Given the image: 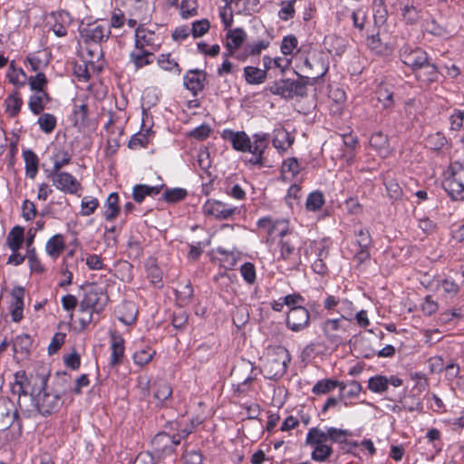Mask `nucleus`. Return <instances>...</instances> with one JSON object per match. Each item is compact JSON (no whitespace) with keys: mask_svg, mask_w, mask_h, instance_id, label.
Returning <instances> with one entry per match:
<instances>
[{"mask_svg":"<svg viewBox=\"0 0 464 464\" xmlns=\"http://www.w3.org/2000/svg\"><path fill=\"white\" fill-rule=\"evenodd\" d=\"M350 326L351 324H348L343 319H327L323 324V332L330 343L338 344L343 341V334Z\"/></svg>","mask_w":464,"mask_h":464,"instance_id":"14","label":"nucleus"},{"mask_svg":"<svg viewBox=\"0 0 464 464\" xmlns=\"http://www.w3.org/2000/svg\"><path fill=\"white\" fill-rule=\"evenodd\" d=\"M209 21L208 19H201L195 21L192 24L190 31L194 38H198L203 36L209 30Z\"/></svg>","mask_w":464,"mask_h":464,"instance_id":"60","label":"nucleus"},{"mask_svg":"<svg viewBox=\"0 0 464 464\" xmlns=\"http://www.w3.org/2000/svg\"><path fill=\"white\" fill-rule=\"evenodd\" d=\"M23 158L25 163V172L27 177L34 179L38 172L39 160L37 155L31 150L23 152Z\"/></svg>","mask_w":464,"mask_h":464,"instance_id":"38","label":"nucleus"},{"mask_svg":"<svg viewBox=\"0 0 464 464\" xmlns=\"http://www.w3.org/2000/svg\"><path fill=\"white\" fill-rule=\"evenodd\" d=\"M305 444L313 448L311 459L316 462H324L333 454V448L330 444H327L324 430L320 428L313 427L309 429Z\"/></svg>","mask_w":464,"mask_h":464,"instance_id":"3","label":"nucleus"},{"mask_svg":"<svg viewBox=\"0 0 464 464\" xmlns=\"http://www.w3.org/2000/svg\"><path fill=\"white\" fill-rule=\"evenodd\" d=\"M137 50L138 52H131L130 54V59L137 70L153 63L154 55L152 52L146 49Z\"/></svg>","mask_w":464,"mask_h":464,"instance_id":"36","label":"nucleus"},{"mask_svg":"<svg viewBox=\"0 0 464 464\" xmlns=\"http://www.w3.org/2000/svg\"><path fill=\"white\" fill-rule=\"evenodd\" d=\"M400 58L405 65L411 67L412 71L416 72L424 64V63H427L429 55L421 48H412L411 46L405 44L400 50Z\"/></svg>","mask_w":464,"mask_h":464,"instance_id":"10","label":"nucleus"},{"mask_svg":"<svg viewBox=\"0 0 464 464\" xmlns=\"http://www.w3.org/2000/svg\"><path fill=\"white\" fill-rule=\"evenodd\" d=\"M54 24L52 27L53 34L58 37H63L67 34V27L71 24L70 14L64 10L53 13Z\"/></svg>","mask_w":464,"mask_h":464,"instance_id":"24","label":"nucleus"},{"mask_svg":"<svg viewBox=\"0 0 464 464\" xmlns=\"http://www.w3.org/2000/svg\"><path fill=\"white\" fill-rule=\"evenodd\" d=\"M161 188L162 186L135 185L132 189V197L137 203H141L146 196L153 197L160 194Z\"/></svg>","mask_w":464,"mask_h":464,"instance_id":"32","label":"nucleus"},{"mask_svg":"<svg viewBox=\"0 0 464 464\" xmlns=\"http://www.w3.org/2000/svg\"><path fill=\"white\" fill-rule=\"evenodd\" d=\"M118 319L126 325H130L136 321L138 311L132 302L122 303L118 307Z\"/></svg>","mask_w":464,"mask_h":464,"instance_id":"31","label":"nucleus"},{"mask_svg":"<svg viewBox=\"0 0 464 464\" xmlns=\"http://www.w3.org/2000/svg\"><path fill=\"white\" fill-rule=\"evenodd\" d=\"M297 38L293 34H288L282 40L280 46L281 52L285 55L292 54L293 51L297 47Z\"/></svg>","mask_w":464,"mask_h":464,"instance_id":"63","label":"nucleus"},{"mask_svg":"<svg viewBox=\"0 0 464 464\" xmlns=\"http://www.w3.org/2000/svg\"><path fill=\"white\" fill-rule=\"evenodd\" d=\"M310 313L304 306H294L287 314L286 324L294 332H299L309 324Z\"/></svg>","mask_w":464,"mask_h":464,"instance_id":"15","label":"nucleus"},{"mask_svg":"<svg viewBox=\"0 0 464 464\" xmlns=\"http://www.w3.org/2000/svg\"><path fill=\"white\" fill-rule=\"evenodd\" d=\"M5 111L10 117H15L23 105V100L19 93L15 92L5 100Z\"/></svg>","mask_w":464,"mask_h":464,"instance_id":"43","label":"nucleus"},{"mask_svg":"<svg viewBox=\"0 0 464 464\" xmlns=\"http://www.w3.org/2000/svg\"><path fill=\"white\" fill-rule=\"evenodd\" d=\"M222 138L229 141L235 150L246 152L249 150L250 138L245 131H234L232 130H224Z\"/></svg>","mask_w":464,"mask_h":464,"instance_id":"20","label":"nucleus"},{"mask_svg":"<svg viewBox=\"0 0 464 464\" xmlns=\"http://www.w3.org/2000/svg\"><path fill=\"white\" fill-rule=\"evenodd\" d=\"M24 229L20 226H15L9 232L6 243L12 252H16L21 248L24 242Z\"/></svg>","mask_w":464,"mask_h":464,"instance_id":"37","label":"nucleus"},{"mask_svg":"<svg viewBox=\"0 0 464 464\" xmlns=\"http://www.w3.org/2000/svg\"><path fill=\"white\" fill-rule=\"evenodd\" d=\"M158 63L160 68L165 71L173 72L178 75L181 72V68L179 63L174 59L170 58L169 53H161L158 58Z\"/></svg>","mask_w":464,"mask_h":464,"instance_id":"48","label":"nucleus"},{"mask_svg":"<svg viewBox=\"0 0 464 464\" xmlns=\"http://www.w3.org/2000/svg\"><path fill=\"white\" fill-rule=\"evenodd\" d=\"M110 339L111 351L110 364L112 367H115L122 362V359L124 357V339L120 334H117L116 332H111Z\"/></svg>","mask_w":464,"mask_h":464,"instance_id":"21","label":"nucleus"},{"mask_svg":"<svg viewBox=\"0 0 464 464\" xmlns=\"http://www.w3.org/2000/svg\"><path fill=\"white\" fill-rule=\"evenodd\" d=\"M295 138L284 128L275 130L273 146L279 153H285L294 143Z\"/></svg>","mask_w":464,"mask_h":464,"instance_id":"25","label":"nucleus"},{"mask_svg":"<svg viewBox=\"0 0 464 464\" xmlns=\"http://www.w3.org/2000/svg\"><path fill=\"white\" fill-rule=\"evenodd\" d=\"M282 174H291L292 177H295L301 171V166L296 158H289L284 160L282 169Z\"/></svg>","mask_w":464,"mask_h":464,"instance_id":"59","label":"nucleus"},{"mask_svg":"<svg viewBox=\"0 0 464 464\" xmlns=\"http://www.w3.org/2000/svg\"><path fill=\"white\" fill-rule=\"evenodd\" d=\"M238 211L237 207L216 199H208L203 205V212L218 220H228Z\"/></svg>","mask_w":464,"mask_h":464,"instance_id":"11","label":"nucleus"},{"mask_svg":"<svg viewBox=\"0 0 464 464\" xmlns=\"http://www.w3.org/2000/svg\"><path fill=\"white\" fill-rule=\"evenodd\" d=\"M337 312L341 314L339 319H343L348 324H352L353 315V304L347 299H342Z\"/></svg>","mask_w":464,"mask_h":464,"instance_id":"51","label":"nucleus"},{"mask_svg":"<svg viewBox=\"0 0 464 464\" xmlns=\"http://www.w3.org/2000/svg\"><path fill=\"white\" fill-rule=\"evenodd\" d=\"M308 81L304 77L296 80L282 79L275 82L269 91L272 94L279 95L285 99H293L295 96L304 97L306 95Z\"/></svg>","mask_w":464,"mask_h":464,"instance_id":"4","label":"nucleus"},{"mask_svg":"<svg viewBox=\"0 0 464 464\" xmlns=\"http://www.w3.org/2000/svg\"><path fill=\"white\" fill-rule=\"evenodd\" d=\"M152 133L153 132L151 131V130L149 129L146 130L145 131H140L134 134L129 141V148L131 150L145 148L149 144Z\"/></svg>","mask_w":464,"mask_h":464,"instance_id":"41","label":"nucleus"},{"mask_svg":"<svg viewBox=\"0 0 464 464\" xmlns=\"http://www.w3.org/2000/svg\"><path fill=\"white\" fill-rule=\"evenodd\" d=\"M99 207V200L96 198L86 196L82 199L80 214L88 217L95 212Z\"/></svg>","mask_w":464,"mask_h":464,"instance_id":"50","label":"nucleus"},{"mask_svg":"<svg viewBox=\"0 0 464 464\" xmlns=\"http://www.w3.org/2000/svg\"><path fill=\"white\" fill-rule=\"evenodd\" d=\"M296 0H289L287 2H282V7L278 12V16L283 21H288L293 18L295 14V3Z\"/></svg>","mask_w":464,"mask_h":464,"instance_id":"62","label":"nucleus"},{"mask_svg":"<svg viewBox=\"0 0 464 464\" xmlns=\"http://www.w3.org/2000/svg\"><path fill=\"white\" fill-rule=\"evenodd\" d=\"M6 77L11 83L18 87L24 86L27 80V75L24 70L14 66V61L10 63Z\"/></svg>","mask_w":464,"mask_h":464,"instance_id":"39","label":"nucleus"},{"mask_svg":"<svg viewBox=\"0 0 464 464\" xmlns=\"http://www.w3.org/2000/svg\"><path fill=\"white\" fill-rule=\"evenodd\" d=\"M354 235L356 237V244L358 247H370L372 244V237L370 232L366 228L360 227L359 229L354 230Z\"/></svg>","mask_w":464,"mask_h":464,"instance_id":"61","label":"nucleus"},{"mask_svg":"<svg viewBox=\"0 0 464 464\" xmlns=\"http://www.w3.org/2000/svg\"><path fill=\"white\" fill-rule=\"evenodd\" d=\"M324 199L323 193L314 191L309 194L306 199V208L311 211H316L322 208Z\"/></svg>","mask_w":464,"mask_h":464,"instance_id":"57","label":"nucleus"},{"mask_svg":"<svg viewBox=\"0 0 464 464\" xmlns=\"http://www.w3.org/2000/svg\"><path fill=\"white\" fill-rule=\"evenodd\" d=\"M49 101L50 96L47 92H35L30 96L28 106L34 114L38 115L44 110Z\"/></svg>","mask_w":464,"mask_h":464,"instance_id":"33","label":"nucleus"},{"mask_svg":"<svg viewBox=\"0 0 464 464\" xmlns=\"http://www.w3.org/2000/svg\"><path fill=\"white\" fill-rule=\"evenodd\" d=\"M49 376L46 374H37L35 377V385H39L38 392L33 390V401L37 411L44 417L50 416L62 408L63 401L58 392L49 391L47 382Z\"/></svg>","mask_w":464,"mask_h":464,"instance_id":"2","label":"nucleus"},{"mask_svg":"<svg viewBox=\"0 0 464 464\" xmlns=\"http://www.w3.org/2000/svg\"><path fill=\"white\" fill-rule=\"evenodd\" d=\"M341 396L343 398H357L362 391V385L356 381H351L347 383L341 382L339 385Z\"/></svg>","mask_w":464,"mask_h":464,"instance_id":"44","label":"nucleus"},{"mask_svg":"<svg viewBox=\"0 0 464 464\" xmlns=\"http://www.w3.org/2000/svg\"><path fill=\"white\" fill-rule=\"evenodd\" d=\"M246 39V32L241 28H236L230 30L227 34V43L226 47L228 51L226 53V56L233 55L235 51L239 48V46L245 42Z\"/></svg>","mask_w":464,"mask_h":464,"instance_id":"26","label":"nucleus"},{"mask_svg":"<svg viewBox=\"0 0 464 464\" xmlns=\"http://www.w3.org/2000/svg\"><path fill=\"white\" fill-rule=\"evenodd\" d=\"M48 177L51 179L53 185L64 193L76 194L81 188L80 182L68 172L51 171Z\"/></svg>","mask_w":464,"mask_h":464,"instance_id":"13","label":"nucleus"},{"mask_svg":"<svg viewBox=\"0 0 464 464\" xmlns=\"http://www.w3.org/2000/svg\"><path fill=\"white\" fill-rule=\"evenodd\" d=\"M257 225L260 228L266 229L269 236L281 237L278 242L280 252L278 261H284L291 269L298 270L303 264L301 254L303 241L298 234L289 231L288 224L285 220L273 222L271 218H264L258 220Z\"/></svg>","mask_w":464,"mask_h":464,"instance_id":"1","label":"nucleus"},{"mask_svg":"<svg viewBox=\"0 0 464 464\" xmlns=\"http://www.w3.org/2000/svg\"><path fill=\"white\" fill-rule=\"evenodd\" d=\"M368 389L374 393H382L388 389V377L375 375L369 379Z\"/></svg>","mask_w":464,"mask_h":464,"instance_id":"45","label":"nucleus"},{"mask_svg":"<svg viewBox=\"0 0 464 464\" xmlns=\"http://www.w3.org/2000/svg\"><path fill=\"white\" fill-rule=\"evenodd\" d=\"M291 357L286 349L280 348L274 355H269L263 364L262 371L266 378L278 380L285 372Z\"/></svg>","mask_w":464,"mask_h":464,"instance_id":"5","label":"nucleus"},{"mask_svg":"<svg viewBox=\"0 0 464 464\" xmlns=\"http://www.w3.org/2000/svg\"><path fill=\"white\" fill-rule=\"evenodd\" d=\"M159 44L156 43V34L153 31L148 30L143 25H139L135 30V48L145 49L146 46L156 49Z\"/></svg>","mask_w":464,"mask_h":464,"instance_id":"22","label":"nucleus"},{"mask_svg":"<svg viewBox=\"0 0 464 464\" xmlns=\"http://www.w3.org/2000/svg\"><path fill=\"white\" fill-rule=\"evenodd\" d=\"M26 81H28V84L32 91H34L35 92H46L48 81L43 72H37L34 76H30Z\"/></svg>","mask_w":464,"mask_h":464,"instance_id":"47","label":"nucleus"},{"mask_svg":"<svg viewBox=\"0 0 464 464\" xmlns=\"http://www.w3.org/2000/svg\"><path fill=\"white\" fill-rule=\"evenodd\" d=\"M315 247L318 250V254L315 256V259L313 261L311 267L314 273L324 276L328 272V267L324 263V260L329 256L328 246L326 245H319Z\"/></svg>","mask_w":464,"mask_h":464,"instance_id":"29","label":"nucleus"},{"mask_svg":"<svg viewBox=\"0 0 464 464\" xmlns=\"http://www.w3.org/2000/svg\"><path fill=\"white\" fill-rule=\"evenodd\" d=\"M375 97L382 104V108L386 114L392 112L395 106V95L392 85L386 83L380 84L375 91Z\"/></svg>","mask_w":464,"mask_h":464,"instance_id":"19","label":"nucleus"},{"mask_svg":"<svg viewBox=\"0 0 464 464\" xmlns=\"http://www.w3.org/2000/svg\"><path fill=\"white\" fill-rule=\"evenodd\" d=\"M53 168L52 171H60L62 168H63L64 166L68 165L71 162L72 155L68 151L62 150L57 151L53 155Z\"/></svg>","mask_w":464,"mask_h":464,"instance_id":"54","label":"nucleus"},{"mask_svg":"<svg viewBox=\"0 0 464 464\" xmlns=\"http://www.w3.org/2000/svg\"><path fill=\"white\" fill-rule=\"evenodd\" d=\"M207 73L198 69L189 70L183 78L184 86L197 96L205 87Z\"/></svg>","mask_w":464,"mask_h":464,"instance_id":"16","label":"nucleus"},{"mask_svg":"<svg viewBox=\"0 0 464 464\" xmlns=\"http://www.w3.org/2000/svg\"><path fill=\"white\" fill-rule=\"evenodd\" d=\"M78 260L76 259L74 262H67L66 260H63L61 274L64 276V280L61 281L58 285L60 287H66L72 283V269L77 266Z\"/></svg>","mask_w":464,"mask_h":464,"instance_id":"49","label":"nucleus"},{"mask_svg":"<svg viewBox=\"0 0 464 464\" xmlns=\"http://www.w3.org/2000/svg\"><path fill=\"white\" fill-rule=\"evenodd\" d=\"M253 141H249V150L246 152L251 153L248 162L252 165L263 166V154L269 144L270 136L268 133H256L252 136Z\"/></svg>","mask_w":464,"mask_h":464,"instance_id":"12","label":"nucleus"},{"mask_svg":"<svg viewBox=\"0 0 464 464\" xmlns=\"http://www.w3.org/2000/svg\"><path fill=\"white\" fill-rule=\"evenodd\" d=\"M109 300L108 295L102 287L93 285L89 288L80 304V311L92 310L101 313Z\"/></svg>","mask_w":464,"mask_h":464,"instance_id":"7","label":"nucleus"},{"mask_svg":"<svg viewBox=\"0 0 464 464\" xmlns=\"http://www.w3.org/2000/svg\"><path fill=\"white\" fill-rule=\"evenodd\" d=\"M103 217L107 221H113L120 213L119 195L116 192L111 193L104 203Z\"/></svg>","mask_w":464,"mask_h":464,"instance_id":"30","label":"nucleus"},{"mask_svg":"<svg viewBox=\"0 0 464 464\" xmlns=\"http://www.w3.org/2000/svg\"><path fill=\"white\" fill-rule=\"evenodd\" d=\"M40 129L45 133H51L56 127V118L53 114L44 113L37 121Z\"/></svg>","mask_w":464,"mask_h":464,"instance_id":"52","label":"nucleus"},{"mask_svg":"<svg viewBox=\"0 0 464 464\" xmlns=\"http://www.w3.org/2000/svg\"><path fill=\"white\" fill-rule=\"evenodd\" d=\"M326 441L332 443H345L349 437L353 436V433L349 430L338 429L335 427H326L324 430Z\"/></svg>","mask_w":464,"mask_h":464,"instance_id":"34","label":"nucleus"},{"mask_svg":"<svg viewBox=\"0 0 464 464\" xmlns=\"http://www.w3.org/2000/svg\"><path fill=\"white\" fill-rule=\"evenodd\" d=\"M154 397L160 402L169 400L172 394V388L165 380H157L154 382Z\"/></svg>","mask_w":464,"mask_h":464,"instance_id":"42","label":"nucleus"},{"mask_svg":"<svg viewBox=\"0 0 464 464\" xmlns=\"http://www.w3.org/2000/svg\"><path fill=\"white\" fill-rule=\"evenodd\" d=\"M65 248L64 237L62 234H56L51 237L45 244L46 254L56 260Z\"/></svg>","mask_w":464,"mask_h":464,"instance_id":"27","label":"nucleus"},{"mask_svg":"<svg viewBox=\"0 0 464 464\" xmlns=\"http://www.w3.org/2000/svg\"><path fill=\"white\" fill-rule=\"evenodd\" d=\"M306 75L305 80H316L323 77L328 71V66L322 53L312 52L304 58L301 68Z\"/></svg>","mask_w":464,"mask_h":464,"instance_id":"9","label":"nucleus"},{"mask_svg":"<svg viewBox=\"0 0 464 464\" xmlns=\"http://www.w3.org/2000/svg\"><path fill=\"white\" fill-rule=\"evenodd\" d=\"M266 70L254 66H246L244 68V77L248 84H261L266 81Z\"/></svg>","mask_w":464,"mask_h":464,"instance_id":"35","label":"nucleus"},{"mask_svg":"<svg viewBox=\"0 0 464 464\" xmlns=\"http://www.w3.org/2000/svg\"><path fill=\"white\" fill-rule=\"evenodd\" d=\"M388 196L393 199L398 200L402 196V188L394 179H386L384 181Z\"/></svg>","mask_w":464,"mask_h":464,"instance_id":"58","label":"nucleus"},{"mask_svg":"<svg viewBox=\"0 0 464 464\" xmlns=\"http://www.w3.org/2000/svg\"><path fill=\"white\" fill-rule=\"evenodd\" d=\"M240 274L243 279L248 285H254L256 279L255 265L251 262H246L240 266Z\"/></svg>","mask_w":464,"mask_h":464,"instance_id":"55","label":"nucleus"},{"mask_svg":"<svg viewBox=\"0 0 464 464\" xmlns=\"http://www.w3.org/2000/svg\"><path fill=\"white\" fill-rule=\"evenodd\" d=\"M450 175L443 181V188L454 199L464 198V164L453 162Z\"/></svg>","mask_w":464,"mask_h":464,"instance_id":"6","label":"nucleus"},{"mask_svg":"<svg viewBox=\"0 0 464 464\" xmlns=\"http://www.w3.org/2000/svg\"><path fill=\"white\" fill-rule=\"evenodd\" d=\"M32 345V339L28 334H20L15 337L13 343V348L14 353H28Z\"/></svg>","mask_w":464,"mask_h":464,"instance_id":"53","label":"nucleus"},{"mask_svg":"<svg viewBox=\"0 0 464 464\" xmlns=\"http://www.w3.org/2000/svg\"><path fill=\"white\" fill-rule=\"evenodd\" d=\"M79 34L84 44H93L98 47L100 44L109 39L111 29L107 25L92 23L86 24V26H81L79 28Z\"/></svg>","mask_w":464,"mask_h":464,"instance_id":"8","label":"nucleus"},{"mask_svg":"<svg viewBox=\"0 0 464 464\" xmlns=\"http://www.w3.org/2000/svg\"><path fill=\"white\" fill-rule=\"evenodd\" d=\"M147 276L154 285H160L162 281V271L157 266L154 258H149L145 265Z\"/></svg>","mask_w":464,"mask_h":464,"instance_id":"40","label":"nucleus"},{"mask_svg":"<svg viewBox=\"0 0 464 464\" xmlns=\"http://www.w3.org/2000/svg\"><path fill=\"white\" fill-rule=\"evenodd\" d=\"M154 354L155 352L150 349H142L133 354V361L136 364L143 366L152 360Z\"/></svg>","mask_w":464,"mask_h":464,"instance_id":"64","label":"nucleus"},{"mask_svg":"<svg viewBox=\"0 0 464 464\" xmlns=\"http://www.w3.org/2000/svg\"><path fill=\"white\" fill-rule=\"evenodd\" d=\"M12 301L9 305V311L12 321L19 323L24 317V289L22 286H15L11 292Z\"/></svg>","mask_w":464,"mask_h":464,"instance_id":"18","label":"nucleus"},{"mask_svg":"<svg viewBox=\"0 0 464 464\" xmlns=\"http://www.w3.org/2000/svg\"><path fill=\"white\" fill-rule=\"evenodd\" d=\"M415 74L420 82L425 84H430L439 80L440 73L437 66L430 63L429 59L427 63H424V64L415 72Z\"/></svg>","mask_w":464,"mask_h":464,"instance_id":"23","label":"nucleus"},{"mask_svg":"<svg viewBox=\"0 0 464 464\" xmlns=\"http://www.w3.org/2000/svg\"><path fill=\"white\" fill-rule=\"evenodd\" d=\"M341 385V382L332 380V379H324L318 381L313 387L312 392L314 394H326L332 390L339 387Z\"/></svg>","mask_w":464,"mask_h":464,"instance_id":"46","label":"nucleus"},{"mask_svg":"<svg viewBox=\"0 0 464 464\" xmlns=\"http://www.w3.org/2000/svg\"><path fill=\"white\" fill-rule=\"evenodd\" d=\"M369 142L381 157L386 158L390 154L388 137L382 131L374 132Z\"/></svg>","mask_w":464,"mask_h":464,"instance_id":"28","label":"nucleus"},{"mask_svg":"<svg viewBox=\"0 0 464 464\" xmlns=\"http://www.w3.org/2000/svg\"><path fill=\"white\" fill-rule=\"evenodd\" d=\"M179 444V438L170 436L166 432H159L151 440V445L156 452L169 454L174 451L177 445Z\"/></svg>","mask_w":464,"mask_h":464,"instance_id":"17","label":"nucleus"},{"mask_svg":"<svg viewBox=\"0 0 464 464\" xmlns=\"http://www.w3.org/2000/svg\"><path fill=\"white\" fill-rule=\"evenodd\" d=\"M187 196V190L180 188L166 189L162 194V199L169 203H175L182 200Z\"/></svg>","mask_w":464,"mask_h":464,"instance_id":"56","label":"nucleus"}]
</instances>
